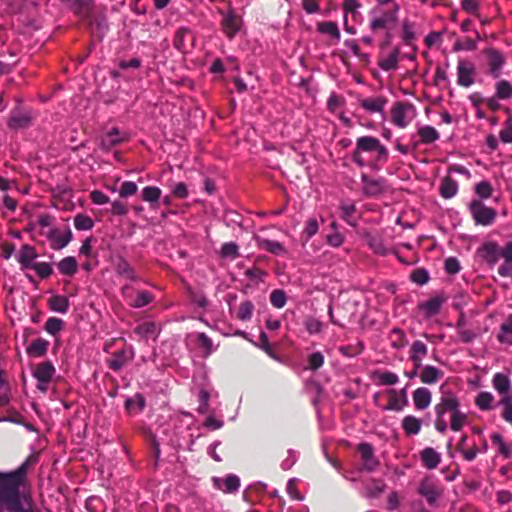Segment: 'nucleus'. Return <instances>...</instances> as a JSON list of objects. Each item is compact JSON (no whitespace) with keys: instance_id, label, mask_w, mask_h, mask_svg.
<instances>
[{"instance_id":"obj_64","label":"nucleus","mask_w":512,"mask_h":512,"mask_svg":"<svg viewBox=\"0 0 512 512\" xmlns=\"http://www.w3.org/2000/svg\"><path fill=\"white\" fill-rule=\"evenodd\" d=\"M492 191V186L487 181H481L475 187L476 194L483 199L491 197Z\"/></svg>"},{"instance_id":"obj_49","label":"nucleus","mask_w":512,"mask_h":512,"mask_svg":"<svg viewBox=\"0 0 512 512\" xmlns=\"http://www.w3.org/2000/svg\"><path fill=\"white\" fill-rule=\"evenodd\" d=\"M341 209V217L343 220H345L349 225L356 226L357 221L354 217V214L356 212V207L354 203H342L340 206Z\"/></svg>"},{"instance_id":"obj_43","label":"nucleus","mask_w":512,"mask_h":512,"mask_svg":"<svg viewBox=\"0 0 512 512\" xmlns=\"http://www.w3.org/2000/svg\"><path fill=\"white\" fill-rule=\"evenodd\" d=\"M154 300V296L146 290L138 291L137 296L134 299H130L128 304L132 308H142L149 305Z\"/></svg>"},{"instance_id":"obj_15","label":"nucleus","mask_w":512,"mask_h":512,"mask_svg":"<svg viewBox=\"0 0 512 512\" xmlns=\"http://www.w3.org/2000/svg\"><path fill=\"white\" fill-rule=\"evenodd\" d=\"M475 66L473 63L460 59L457 64V83L462 87H470L474 84L473 75Z\"/></svg>"},{"instance_id":"obj_31","label":"nucleus","mask_w":512,"mask_h":512,"mask_svg":"<svg viewBox=\"0 0 512 512\" xmlns=\"http://www.w3.org/2000/svg\"><path fill=\"white\" fill-rule=\"evenodd\" d=\"M388 403L381 407L383 411H401L407 404L401 399L400 393L396 389H388L386 391Z\"/></svg>"},{"instance_id":"obj_60","label":"nucleus","mask_w":512,"mask_h":512,"mask_svg":"<svg viewBox=\"0 0 512 512\" xmlns=\"http://www.w3.org/2000/svg\"><path fill=\"white\" fill-rule=\"evenodd\" d=\"M220 254L222 258L236 259L239 256L238 245L234 242L225 243L221 247Z\"/></svg>"},{"instance_id":"obj_62","label":"nucleus","mask_w":512,"mask_h":512,"mask_svg":"<svg viewBox=\"0 0 512 512\" xmlns=\"http://www.w3.org/2000/svg\"><path fill=\"white\" fill-rule=\"evenodd\" d=\"M286 294L283 290H273L270 294V302L276 308H282L286 304Z\"/></svg>"},{"instance_id":"obj_4","label":"nucleus","mask_w":512,"mask_h":512,"mask_svg":"<svg viewBox=\"0 0 512 512\" xmlns=\"http://www.w3.org/2000/svg\"><path fill=\"white\" fill-rule=\"evenodd\" d=\"M398 6L395 4L391 9H384L376 6L369 11L370 29L377 32L382 29H389L397 21Z\"/></svg>"},{"instance_id":"obj_36","label":"nucleus","mask_w":512,"mask_h":512,"mask_svg":"<svg viewBox=\"0 0 512 512\" xmlns=\"http://www.w3.org/2000/svg\"><path fill=\"white\" fill-rule=\"evenodd\" d=\"M134 332L139 335L141 338L149 339L153 338L156 339L160 329L156 325V323L147 321L139 324L135 329Z\"/></svg>"},{"instance_id":"obj_19","label":"nucleus","mask_w":512,"mask_h":512,"mask_svg":"<svg viewBox=\"0 0 512 512\" xmlns=\"http://www.w3.org/2000/svg\"><path fill=\"white\" fill-rule=\"evenodd\" d=\"M418 493L425 497L430 505H434L438 498L442 495V490L429 479L420 482Z\"/></svg>"},{"instance_id":"obj_57","label":"nucleus","mask_w":512,"mask_h":512,"mask_svg":"<svg viewBox=\"0 0 512 512\" xmlns=\"http://www.w3.org/2000/svg\"><path fill=\"white\" fill-rule=\"evenodd\" d=\"M364 349V345L361 341H359L355 345H345L339 347V352L345 357H355L362 353Z\"/></svg>"},{"instance_id":"obj_37","label":"nucleus","mask_w":512,"mask_h":512,"mask_svg":"<svg viewBox=\"0 0 512 512\" xmlns=\"http://www.w3.org/2000/svg\"><path fill=\"white\" fill-rule=\"evenodd\" d=\"M49 342L43 338L33 340L26 348V352L31 357H42L47 353Z\"/></svg>"},{"instance_id":"obj_46","label":"nucleus","mask_w":512,"mask_h":512,"mask_svg":"<svg viewBox=\"0 0 512 512\" xmlns=\"http://www.w3.org/2000/svg\"><path fill=\"white\" fill-rule=\"evenodd\" d=\"M318 32L322 34L330 35L331 37L335 38L337 41L340 40L341 34L338 28V25L336 22L333 21H325L320 22L317 25Z\"/></svg>"},{"instance_id":"obj_38","label":"nucleus","mask_w":512,"mask_h":512,"mask_svg":"<svg viewBox=\"0 0 512 512\" xmlns=\"http://www.w3.org/2000/svg\"><path fill=\"white\" fill-rule=\"evenodd\" d=\"M387 103V99L382 96L363 99L360 103L361 107L370 113L381 112Z\"/></svg>"},{"instance_id":"obj_51","label":"nucleus","mask_w":512,"mask_h":512,"mask_svg":"<svg viewBox=\"0 0 512 512\" xmlns=\"http://www.w3.org/2000/svg\"><path fill=\"white\" fill-rule=\"evenodd\" d=\"M253 311H254L253 303L249 300L243 301L240 303V305L238 307L236 317L242 321L249 320L252 317Z\"/></svg>"},{"instance_id":"obj_44","label":"nucleus","mask_w":512,"mask_h":512,"mask_svg":"<svg viewBox=\"0 0 512 512\" xmlns=\"http://www.w3.org/2000/svg\"><path fill=\"white\" fill-rule=\"evenodd\" d=\"M458 190V186L455 180H453L451 177L446 176L440 186V194L443 198L449 199L453 197Z\"/></svg>"},{"instance_id":"obj_9","label":"nucleus","mask_w":512,"mask_h":512,"mask_svg":"<svg viewBox=\"0 0 512 512\" xmlns=\"http://www.w3.org/2000/svg\"><path fill=\"white\" fill-rule=\"evenodd\" d=\"M131 137V134L117 127H112L106 130L100 139V145L104 150H110L117 145L127 142Z\"/></svg>"},{"instance_id":"obj_24","label":"nucleus","mask_w":512,"mask_h":512,"mask_svg":"<svg viewBox=\"0 0 512 512\" xmlns=\"http://www.w3.org/2000/svg\"><path fill=\"white\" fill-rule=\"evenodd\" d=\"M363 191L368 196H377L386 191L385 181L383 179H373L366 174H362Z\"/></svg>"},{"instance_id":"obj_48","label":"nucleus","mask_w":512,"mask_h":512,"mask_svg":"<svg viewBox=\"0 0 512 512\" xmlns=\"http://www.w3.org/2000/svg\"><path fill=\"white\" fill-rule=\"evenodd\" d=\"M418 135L421 142L429 144L439 139L438 131L429 125L422 126L418 129Z\"/></svg>"},{"instance_id":"obj_63","label":"nucleus","mask_w":512,"mask_h":512,"mask_svg":"<svg viewBox=\"0 0 512 512\" xmlns=\"http://www.w3.org/2000/svg\"><path fill=\"white\" fill-rule=\"evenodd\" d=\"M258 346L264 350L271 358L278 359L276 352L274 351L272 345L269 343L268 336L265 332H261L259 336V344Z\"/></svg>"},{"instance_id":"obj_8","label":"nucleus","mask_w":512,"mask_h":512,"mask_svg":"<svg viewBox=\"0 0 512 512\" xmlns=\"http://www.w3.org/2000/svg\"><path fill=\"white\" fill-rule=\"evenodd\" d=\"M221 15V29L227 38L233 39L241 29L242 17L232 8L226 12L221 11Z\"/></svg>"},{"instance_id":"obj_1","label":"nucleus","mask_w":512,"mask_h":512,"mask_svg":"<svg viewBox=\"0 0 512 512\" xmlns=\"http://www.w3.org/2000/svg\"><path fill=\"white\" fill-rule=\"evenodd\" d=\"M103 350L106 353H111L110 358L106 360V364L115 372L129 364L135 356L133 347L127 345L124 338H113L107 341Z\"/></svg>"},{"instance_id":"obj_45","label":"nucleus","mask_w":512,"mask_h":512,"mask_svg":"<svg viewBox=\"0 0 512 512\" xmlns=\"http://www.w3.org/2000/svg\"><path fill=\"white\" fill-rule=\"evenodd\" d=\"M495 96L499 100H507L512 97V85L508 80L502 79L495 84Z\"/></svg>"},{"instance_id":"obj_17","label":"nucleus","mask_w":512,"mask_h":512,"mask_svg":"<svg viewBox=\"0 0 512 512\" xmlns=\"http://www.w3.org/2000/svg\"><path fill=\"white\" fill-rule=\"evenodd\" d=\"M41 234L46 235L53 250L64 248L72 239V232L69 228L64 233L57 228H52L47 233L42 231Z\"/></svg>"},{"instance_id":"obj_42","label":"nucleus","mask_w":512,"mask_h":512,"mask_svg":"<svg viewBox=\"0 0 512 512\" xmlns=\"http://www.w3.org/2000/svg\"><path fill=\"white\" fill-rule=\"evenodd\" d=\"M48 306L53 311L66 313L69 308V300L66 296L55 295L49 298Z\"/></svg>"},{"instance_id":"obj_16","label":"nucleus","mask_w":512,"mask_h":512,"mask_svg":"<svg viewBox=\"0 0 512 512\" xmlns=\"http://www.w3.org/2000/svg\"><path fill=\"white\" fill-rule=\"evenodd\" d=\"M33 116L28 111L18 108L11 110L8 120V127L13 130L26 129L32 125Z\"/></svg>"},{"instance_id":"obj_11","label":"nucleus","mask_w":512,"mask_h":512,"mask_svg":"<svg viewBox=\"0 0 512 512\" xmlns=\"http://www.w3.org/2000/svg\"><path fill=\"white\" fill-rule=\"evenodd\" d=\"M12 512H40L29 494L18 493L15 497L3 504Z\"/></svg>"},{"instance_id":"obj_14","label":"nucleus","mask_w":512,"mask_h":512,"mask_svg":"<svg viewBox=\"0 0 512 512\" xmlns=\"http://www.w3.org/2000/svg\"><path fill=\"white\" fill-rule=\"evenodd\" d=\"M113 268L117 276L133 282L141 280L135 268L123 256H117L113 261Z\"/></svg>"},{"instance_id":"obj_59","label":"nucleus","mask_w":512,"mask_h":512,"mask_svg":"<svg viewBox=\"0 0 512 512\" xmlns=\"http://www.w3.org/2000/svg\"><path fill=\"white\" fill-rule=\"evenodd\" d=\"M29 269H33L41 279L48 278L53 273L51 265L46 262L34 263Z\"/></svg>"},{"instance_id":"obj_28","label":"nucleus","mask_w":512,"mask_h":512,"mask_svg":"<svg viewBox=\"0 0 512 512\" xmlns=\"http://www.w3.org/2000/svg\"><path fill=\"white\" fill-rule=\"evenodd\" d=\"M420 459L424 467L429 470L437 468L441 461V455L432 447L424 448L420 453Z\"/></svg>"},{"instance_id":"obj_27","label":"nucleus","mask_w":512,"mask_h":512,"mask_svg":"<svg viewBox=\"0 0 512 512\" xmlns=\"http://www.w3.org/2000/svg\"><path fill=\"white\" fill-rule=\"evenodd\" d=\"M255 240L259 248L273 255L282 256L287 254V249L283 246L282 243L276 240L265 239L258 236L255 237Z\"/></svg>"},{"instance_id":"obj_6","label":"nucleus","mask_w":512,"mask_h":512,"mask_svg":"<svg viewBox=\"0 0 512 512\" xmlns=\"http://www.w3.org/2000/svg\"><path fill=\"white\" fill-rule=\"evenodd\" d=\"M469 209L474 221L479 225L489 226L497 217V212L494 208L487 207L478 200H473L469 205Z\"/></svg>"},{"instance_id":"obj_3","label":"nucleus","mask_w":512,"mask_h":512,"mask_svg":"<svg viewBox=\"0 0 512 512\" xmlns=\"http://www.w3.org/2000/svg\"><path fill=\"white\" fill-rule=\"evenodd\" d=\"M434 409L436 416H444L447 412L451 414L450 428L455 432L460 431L466 423L467 416L460 411L459 399L452 392L443 393Z\"/></svg>"},{"instance_id":"obj_56","label":"nucleus","mask_w":512,"mask_h":512,"mask_svg":"<svg viewBox=\"0 0 512 512\" xmlns=\"http://www.w3.org/2000/svg\"><path fill=\"white\" fill-rule=\"evenodd\" d=\"M74 226L77 230H90L94 226L91 217L84 214H77L74 218Z\"/></svg>"},{"instance_id":"obj_5","label":"nucleus","mask_w":512,"mask_h":512,"mask_svg":"<svg viewBox=\"0 0 512 512\" xmlns=\"http://www.w3.org/2000/svg\"><path fill=\"white\" fill-rule=\"evenodd\" d=\"M488 65V74L494 79H498L502 69L506 64V57L500 50L494 47H488L482 51Z\"/></svg>"},{"instance_id":"obj_40","label":"nucleus","mask_w":512,"mask_h":512,"mask_svg":"<svg viewBox=\"0 0 512 512\" xmlns=\"http://www.w3.org/2000/svg\"><path fill=\"white\" fill-rule=\"evenodd\" d=\"M57 268L61 274L73 276L78 270V263L73 256H67L57 264Z\"/></svg>"},{"instance_id":"obj_7","label":"nucleus","mask_w":512,"mask_h":512,"mask_svg":"<svg viewBox=\"0 0 512 512\" xmlns=\"http://www.w3.org/2000/svg\"><path fill=\"white\" fill-rule=\"evenodd\" d=\"M414 105L407 102H396L391 108V120L400 127H406L413 118Z\"/></svg>"},{"instance_id":"obj_32","label":"nucleus","mask_w":512,"mask_h":512,"mask_svg":"<svg viewBox=\"0 0 512 512\" xmlns=\"http://www.w3.org/2000/svg\"><path fill=\"white\" fill-rule=\"evenodd\" d=\"M214 485L226 492V493H232L238 490L240 486V480L236 475H228L225 478H214Z\"/></svg>"},{"instance_id":"obj_35","label":"nucleus","mask_w":512,"mask_h":512,"mask_svg":"<svg viewBox=\"0 0 512 512\" xmlns=\"http://www.w3.org/2000/svg\"><path fill=\"white\" fill-rule=\"evenodd\" d=\"M422 422L414 415H407L402 419L401 427L407 436L417 435L421 430Z\"/></svg>"},{"instance_id":"obj_30","label":"nucleus","mask_w":512,"mask_h":512,"mask_svg":"<svg viewBox=\"0 0 512 512\" xmlns=\"http://www.w3.org/2000/svg\"><path fill=\"white\" fill-rule=\"evenodd\" d=\"M37 257L36 249L29 244H25L19 251L18 262L21 264L22 268L29 269L35 263L34 260Z\"/></svg>"},{"instance_id":"obj_34","label":"nucleus","mask_w":512,"mask_h":512,"mask_svg":"<svg viewBox=\"0 0 512 512\" xmlns=\"http://www.w3.org/2000/svg\"><path fill=\"white\" fill-rule=\"evenodd\" d=\"M497 340L502 344L512 345V314H509L500 325Z\"/></svg>"},{"instance_id":"obj_52","label":"nucleus","mask_w":512,"mask_h":512,"mask_svg":"<svg viewBox=\"0 0 512 512\" xmlns=\"http://www.w3.org/2000/svg\"><path fill=\"white\" fill-rule=\"evenodd\" d=\"M491 441L494 445L498 446V452L502 456H504L505 458H509L511 456V448L508 444L505 443L501 434L493 433L491 435Z\"/></svg>"},{"instance_id":"obj_12","label":"nucleus","mask_w":512,"mask_h":512,"mask_svg":"<svg viewBox=\"0 0 512 512\" xmlns=\"http://www.w3.org/2000/svg\"><path fill=\"white\" fill-rule=\"evenodd\" d=\"M55 374V368L50 361L39 363L33 370V376L37 379V388L46 392L48 385Z\"/></svg>"},{"instance_id":"obj_26","label":"nucleus","mask_w":512,"mask_h":512,"mask_svg":"<svg viewBox=\"0 0 512 512\" xmlns=\"http://www.w3.org/2000/svg\"><path fill=\"white\" fill-rule=\"evenodd\" d=\"M412 400L416 410H425L432 401V393L426 387H419L412 393Z\"/></svg>"},{"instance_id":"obj_33","label":"nucleus","mask_w":512,"mask_h":512,"mask_svg":"<svg viewBox=\"0 0 512 512\" xmlns=\"http://www.w3.org/2000/svg\"><path fill=\"white\" fill-rule=\"evenodd\" d=\"M443 376V372L432 365L422 368L419 377L422 383L432 385L437 383Z\"/></svg>"},{"instance_id":"obj_18","label":"nucleus","mask_w":512,"mask_h":512,"mask_svg":"<svg viewBox=\"0 0 512 512\" xmlns=\"http://www.w3.org/2000/svg\"><path fill=\"white\" fill-rule=\"evenodd\" d=\"M191 40L190 48L194 47L195 38L193 36L192 31L188 27H179L173 37V46L181 53H187L189 51V46L186 43L187 39Z\"/></svg>"},{"instance_id":"obj_53","label":"nucleus","mask_w":512,"mask_h":512,"mask_svg":"<svg viewBox=\"0 0 512 512\" xmlns=\"http://www.w3.org/2000/svg\"><path fill=\"white\" fill-rule=\"evenodd\" d=\"M389 339L391 341V346L395 349H400L406 344L405 333L399 328H394L391 330Z\"/></svg>"},{"instance_id":"obj_13","label":"nucleus","mask_w":512,"mask_h":512,"mask_svg":"<svg viewBox=\"0 0 512 512\" xmlns=\"http://www.w3.org/2000/svg\"><path fill=\"white\" fill-rule=\"evenodd\" d=\"M357 451L359 452L362 460L363 470L372 472L379 467L380 462L375 456L374 448L370 443L365 442L358 444Z\"/></svg>"},{"instance_id":"obj_39","label":"nucleus","mask_w":512,"mask_h":512,"mask_svg":"<svg viewBox=\"0 0 512 512\" xmlns=\"http://www.w3.org/2000/svg\"><path fill=\"white\" fill-rule=\"evenodd\" d=\"M399 55L400 48L395 47L387 58L379 60L378 66L384 71L396 70L398 68Z\"/></svg>"},{"instance_id":"obj_61","label":"nucleus","mask_w":512,"mask_h":512,"mask_svg":"<svg viewBox=\"0 0 512 512\" xmlns=\"http://www.w3.org/2000/svg\"><path fill=\"white\" fill-rule=\"evenodd\" d=\"M499 405L502 406L501 417L509 424L512 425V399L505 397L499 400Z\"/></svg>"},{"instance_id":"obj_21","label":"nucleus","mask_w":512,"mask_h":512,"mask_svg":"<svg viewBox=\"0 0 512 512\" xmlns=\"http://www.w3.org/2000/svg\"><path fill=\"white\" fill-rule=\"evenodd\" d=\"M446 297L443 295H436L434 297H431L430 299L420 302L418 304L419 310L423 311L426 318H430L432 316L437 315L442 305L445 303Z\"/></svg>"},{"instance_id":"obj_22","label":"nucleus","mask_w":512,"mask_h":512,"mask_svg":"<svg viewBox=\"0 0 512 512\" xmlns=\"http://www.w3.org/2000/svg\"><path fill=\"white\" fill-rule=\"evenodd\" d=\"M480 257L490 265H494L501 257V250L497 243L489 241L485 242L479 249Z\"/></svg>"},{"instance_id":"obj_41","label":"nucleus","mask_w":512,"mask_h":512,"mask_svg":"<svg viewBox=\"0 0 512 512\" xmlns=\"http://www.w3.org/2000/svg\"><path fill=\"white\" fill-rule=\"evenodd\" d=\"M386 484L380 479H372L365 485L364 495L368 498L378 497L385 491Z\"/></svg>"},{"instance_id":"obj_23","label":"nucleus","mask_w":512,"mask_h":512,"mask_svg":"<svg viewBox=\"0 0 512 512\" xmlns=\"http://www.w3.org/2000/svg\"><path fill=\"white\" fill-rule=\"evenodd\" d=\"M494 389L501 395V399L505 397L512 399V388L510 378L503 373H496L492 379Z\"/></svg>"},{"instance_id":"obj_2","label":"nucleus","mask_w":512,"mask_h":512,"mask_svg":"<svg viewBox=\"0 0 512 512\" xmlns=\"http://www.w3.org/2000/svg\"><path fill=\"white\" fill-rule=\"evenodd\" d=\"M29 457L18 469L10 473H0V504H4L19 492V487L25 482L28 467L32 465Z\"/></svg>"},{"instance_id":"obj_10","label":"nucleus","mask_w":512,"mask_h":512,"mask_svg":"<svg viewBox=\"0 0 512 512\" xmlns=\"http://www.w3.org/2000/svg\"><path fill=\"white\" fill-rule=\"evenodd\" d=\"M365 152H377L378 157L387 158L388 150L382 145L379 139L372 136H362L359 137L356 141V150L354 152L355 156L358 155V151Z\"/></svg>"},{"instance_id":"obj_54","label":"nucleus","mask_w":512,"mask_h":512,"mask_svg":"<svg viewBox=\"0 0 512 512\" xmlns=\"http://www.w3.org/2000/svg\"><path fill=\"white\" fill-rule=\"evenodd\" d=\"M44 328L47 333L55 336L64 328V322L59 318L50 317L47 319Z\"/></svg>"},{"instance_id":"obj_20","label":"nucleus","mask_w":512,"mask_h":512,"mask_svg":"<svg viewBox=\"0 0 512 512\" xmlns=\"http://www.w3.org/2000/svg\"><path fill=\"white\" fill-rule=\"evenodd\" d=\"M71 9L82 21L93 23L94 7L91 0H74Z\"/></svg>"},{"instance_id":"obj_55","label":"nucleus","mask_w":512,"mask_h":512,"mask_svg":"<svg viewBox=\"0 0 512 512\" xmlns=\"http://www.w3.org/2000/svg\"><path fill=\"white\" fill-rule=\"evenodd\" d=\"M161 197V190L158 187L147 186L142 190V199L144 201L155 203Z\"/></svg>"},{"instance_id":"obj_50","label":"nucleus","mask_w":512,"mask_h":512,"mask_svg":"<svg viewBox=\"0 0 512 512\" xmlns=\"http://www.w3.org/2000/svg\"><path fill=\"white\" fill-rule=\"evenodd\" d=\"M196 341L198 346L202 349V356L207 358L213 351L212 340L205 333H198Z\"/></svg>"},{"instance_id":"obj_29","label":"nucleus","mask_w":512,"mask_h":512,"mask_svg":"<svg viewBox=\"0 0 512 512\" xmlns=\"http://www.w3.org/2000/svg\"><path fill=\"white\" fill-rule=\"evenodd\" d=\"M428 353V347L422 341H414L410 349V360L413 362L416 369L422 366V360Z\"/></svg>"},{"instance_id":"obj_25","label":"nucleus","mask_w":512,"mask_h":512,"mask_svg":"<svg viewBox=\"0 0 512 512\" xmlns=\"http://www.w3.org/2000/svg\"><path fill=\"white\" fill-rule=\"evenodd\" d=\"M370 379L378 386H394L398 383L399 377L391 371L374 370L370 373Z\"/></svg>"},{"instance_id":"obj_47","label":"nucleus","mask_w":512,"mask_h":512,"mask_svg":"<svg viewBox=\"0 0 512 512\" xmlns=\"http://www.w3.org/2000/svg\"><path fill=\"white\" fill-rule=\"evenodd\" d=\"M494 396L490 392H480L475 398V405L482 411L493 408Z\"/></svg>"},{"instance_id":"obj_58","label":"nucleus","mask_w":512,"mask_h":512,"mask_svg":"<svg viewBox=\"0 0 512 512\" xmlns=\"http://www.w3.org/2000/svg\"><path fill=\"white\" fill-rule=\"evenodd\" d=\"M360 7L361 4L358 0H344L342 4V9L344 10L345 14L347 15L350 13L354 20L361 16L357 11Z\"/></svg>"}]
</instances>
